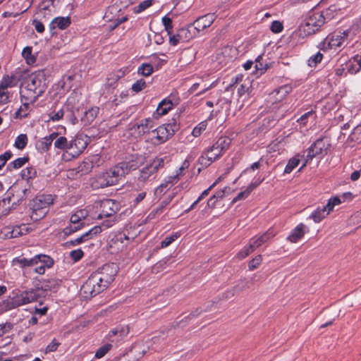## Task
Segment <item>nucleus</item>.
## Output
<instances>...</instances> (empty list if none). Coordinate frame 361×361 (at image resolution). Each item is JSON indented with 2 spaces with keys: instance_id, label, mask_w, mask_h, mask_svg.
Instances as JSON below:
<instances>
[{
  "instance_id": "obj_45",
  "label": "nucleus",
  "mask_w": 361,
  "mask_h": 361,
  "mask_svg": "<svg viewBox=\"0 0 361 361\" xmlns=\"http://www.w3.org/2000/svg\"><path fill=\"white\" fill-rule=\"evenodd\" d=\"M262 59V56H258L255 59V68L257 71V74H262L267 70V65H264L261 60Z\"/></svg>"
},
{
  "instance_id": "obj_3",
  "label": "nucleus",
  "mask_w": 361,
  "mask_h": 361,
  "mask_svg": "<svg viewBox=\"0 0 361 361\" xmlns=\"http://www.w3.org/2000/svg\"><path fill=\"white\" fill-rule=\"evenodd\" d=\"M54 202L51 195H42L37 196L31 203L32 212L30 218L36 221L42 219L49 210V207Z\"/></svg>"
},
{
  "instance_id": "obj_12",
  "label": "nucleus",
  "mask_w": 361,
  "mask_h": 361,
  "mask_svg": "<svg viewBox=\"0 0 361 361\" xmlns=\"http://www.w3.org/2000/svg\"><path fill=\"white\" fill-rule=\"evenodd\" d=\"M88 137L83 134L78 135L70 141L69 152L73 157H77L87 147Z\"/></svg>"
},
{
  "instance_id": "obj_25",
  "label": "nucleus",
  "mask_w": 361,
  "mask_h": 361,
  "mask_svg": "<svg viewBox=\"0 0 361 361\" xmlns=\"http://www.w3.org/2000/svg\"><path fill=\"white\" fill-rule=\"evenodd\" d=\"M329 214V212H328V209L326 207V206H324L322 208L318 207L315 211H314L310 215V218L315 223H319Z\"/></svg>"
},
{
  "instance_id": "obj_11",
  "label": "nucleus",
  "mask_w": 361,
  "mask_h": 361,
  "mask_svg": "<svg viewBox=\"0 0 361 361\" xmlns=\"http://www.w3.org/2000/svg\"><path fill=\"white\" fill-rule=\"evenodd\" d=\"M324 23V13H314L306 19L304 30L308 34L314 33Z\"/></svg>"
},
{
  "instance_id": "obj_32",
  "label": "nucleus",
  "mask_w": 361,
  "mask_h": 361,
  "mask_svg": "<svg viewBox=\"0 0 361 361\" xmlns=\"http://www.w3.org/2000/svg\"><path fill=\"white\" fill-rule=\"evenodd\" d=\"M215 159L207 152H205L198 159L199 164L202 167H207L212 164Z\"/></svg>"
},
{
  "instance_id": "obj_38",
  "label": "nucleus",
  "mask_w": 361,
  "mask_h": 361,
  "mask_svg": "<svg viewBox=\"0 0 361 361\" xmlns=\"http://www.w3.org/2000/svg\"><path fill=\"white\" fill-rule=\"evenodd\" d=\"M111 241L117 244L120 243L121 244H123L122 247L126 246L130 241V238L128 235H126L124 233H118L114 235V237L111 239Z\"/></svg>"
},
{
  "instance_id": "obj_18",
  "label": "nucleus",
  "mask_w": 361,
  "mask_h": 361,
  "mask_svg": "<svg viewBox=\"0 0 361 361\" xmlns=\"http://www.w3.org/2000/svg\"><path fill=\"white\" fill-rule=\"evenodd\" d=\"M14 195L11 192H8L5 195V197L2 200L0 201V215H7L13 204H16L15 202L11 204L12 199H14Z\"/></svg>"
},
{
  "instance_id": "obj_2",
  "label": "nucleus",
  "mask_w": 361,
  "mask_h": 361,
  "mask_svg": "<svg viewBox=\"0 0 361 361\" xmlns=\"http://www.w3.org/2000/svg\"><path fill=\"white\" fill-rule=\"evenodd\" d=\"M331 147L330 140L328 137H324L317 139L309 148H307L303 154L304 163L300 169L302 170L307 164L312 161L313 158L319 157H323L327 154Z\"/></svg>"
},
{
  "instance_id": "obj_63",
  "label": "nucleus",
  "mask_w": 361,
  "mask_h": 361,
  "mask_svg": "<svg viewBox=\"0 0 361 361\" xmlns=\"http://www.w3.org/2000/svg\"><path fill=\"white\" fill-rule=\"evenodd\" d=\"M312 117L314 118V112L312 111H308L300 116V118L297 120V121L303 126H305L307 123V120L310 118Z\"/></svg>"
},
{
  "instance_id": "obj_36",
  "label": "nucleus",
  "mask_w": 361,
  "mask_h": 361,
  "mask_svg": "<svg viewBox=\"0 0 361 361\" xmlns=\"http://www.w3.org/2000/svg\"><path fill=\"white\" fill-rule=\"evenodd\" d=\"M87 214L85 209L77 211L74 214L71 216L70 221L72 224H80L82 219L85 218V214Z\"/></svg>"
},
{
  "instance_id": "obj_58",
  "label": "nucleus",
  "mask_w": 361,
  "mask_h": 361,
  "mask_svg": "<svg viewBox=\"0 0 361 361\" xmlns=\"http://www.w3.org/2000/svg\"><path fill=\"white\" fill-rule=\"evenodd\" d=\"M340 203H341V200L337 197L330 199L326 205V207L328 209V212H330L331 211H332L334 207L336 205H338Z\"/></svg>"
},
{
  "instance_id": "obj_35",
  "label": "nucleus",
  "mask_w": 361,
  "mask_h": 361,
  "mask_svg": "<svg viewBox=\"0 0 361 361\" xmlns=\"http://www.w3.org/2000/svg\"><path fill=\"white\" fill-rule=\"evenodd\" d=\"M27 161H28V157H24L18 158L8 165V169L10 170L20 169Z\"/></svg>"
},
{
  "instance_id": "obj_16",
  "label": "nucleus",
  "mask_w": 361,
  "mask_h": 361,
  "mask_svg": "<svg viewBox=\"0 0 361 361\" xmlns=\"http://www.w3.org/2000/svg\"><path fill=\"white\" fill-rule=\"evenodd\" d=\"M102 231V228L101 226H95L89 230L87 232L82 234L80 237L75 238V240H72L68 241L66 243L67 245H70L72 246H75L82 243L87 241V240L93 238L97 234L100 233Z\"/></svg>"
},
{
  "instance_id": "obj_60",
  "label": "nucleus",
  "mask_w": 361,
  "mask_h": 361,
  "mask_svg": "<svg viewBox=\"0 0 361 361\" xmlns=\"http://www.w3.org/2000/svg\"><path fill=\"white\" fill-rule=\"evenodd\" d=\"M162 23L165 27V30L167 31L168 34L170 35L172 30V20L169 17L164 16L162 18Z\"/></svg>"
},
{
  "instance_id": "obj_37",
  "label": "nucleus",
  "mask_w": 361,
  "mask_h": 361,
  "mask_svg": "<svg viewBox=\"0 0 361 361\" xmlns=\"http://www.w3.org/2000/svg\"><path fill=\"white\" fill-rule=\"evenodd\" d=\"M153 66L149 63H142L137 69V73L145 77L149 76L153 73Z\"/></svg>"
},
{
  "instance_id": "obj_19",
  "label": "nucleus",
  "mask_w": 361,
  "mask_h": 361,
  "mask_svg": "<svg viewBox=\"0 0 361 361\" xmlns=\"http://www.w3.org/2000/svg\"><path fill=\"white\" fill-rule=\"evenodd\" d=\"M275 235V233L269 230L266 233H263L260 236H255L252 238L250 242L252 244V246L255 248V250L259 246H261L262 244L266 243L267 240H269L270 238L274 237Z\"/></svg>"
},
{
  "instance_id": "obj_8",
  "label": "nucleus",
  "mask_w": 361,
  "mask_h": 361,
  "mask_svg": "<svg viewBox=\"0 0 361 361\" xmlns=\"http://www.w3.org/2000/svg\"><path fill=\"white\" fill-rule=\"evenodd\" d=\"M105 289L106 287L92 274L82 286L80 291L82 296L87 298L94 297Z\"/></svg>"
},
{
  "instance_id": "obj_29",
  "label": "nucleus",
  "mask_w": 361,
  "mask_h": 361,
  "mask_svg": "<svg viewBox=\"0 0 361 361\" xmlns=\"http://www.w3.org/2000/svg\"><path fill=\"white\" fill-rule=\"evenodd\" d=\"M91 185L94 189L104 188L108 187L107 182L105 180V178L103 177L102 173L97 176L92 180Z\"/></svg>"
},
{
  "instance_id": "obj_48",
  "label": "nucleus",
  "mask_w": 361,
  "mask_h": 361,
  "mask_svg": "<svg viewBox=\"0 0 361 361\" xmlns=\"http://www.w3.org/2000/svg\"><path fill=\"white\" fill-rule=\"evenodd\" d=\"M37 171L32 167L27 168L22 171L21 175L23 179H30L36 176Z\"/></svg>"
},
{
  "instance_id": "obj_20",
  "label": "nucleus",
  "mask_w": 361,
  "mask_h": 361,
  "mask_svg": "<svg viewBox=\"0 0 361 361\" xmlns=\"http://www.w3.org/2000/svg\"><path fill=\"white\" fill-rule=\"evenodd\" d=\"M109 171L112 178H114V180L116 183H117L119 180H121L127 174L126 168H123L122 163H119L118 164L114 166L110 169Z\"/></svg>"
},
{
  "instance_id": "obj_30",
  "label": "nucleus",
  "mask_w": 361,
  "mask_h": 361,
  "mask_svg": "<svg viewBox=\"0 0 361 361\" xmlns=\"http://www.w3.org/2000/svg\"><path fill=\"white\" fill-rule=\"evenodd\" d=\"M70 141H68L67 138L61 136L58 137L54 142V147L57 149L69 151Z\"/></svg>"
},
{
  "instance_id": "obj_27",
  "label": "nucleus",
  "mask_w": 361,
  "mask_h": 361,
  "mask_svg": "<svg viewBox=\"0 0 361 361\" xmlns=\"http://www.w3.org/2000/svg\"><path fill=\"white\" fill-rule=\"evenodd\" d=\"M142 159V157H137L135 159H133L129 161L121 162L123 168H126V173L128 174L131 171L137 169Z\"/></svg>"
},
{
  "instance_id": "obj_46",
  "label": "nucleus",
  "mask_w": 361,
  "mask_h": 361,
  "mask_svg": "<svg viewBox=\"0 0 361 361\" xmlns=\"http://www.w3.org/2000/svg\"><path fill=\"white\" fill-rule=\"evenodd\" d=\"M112 345L107 343L100 347L95 353V357L102 358L103 357L111 348Z\"/></svg>"
},
{
  "instance_id": "obj_24",
  "label": "nucleus",
  "mask_w": 361,
  "mask_h": 361,
  "mask_svg": "<svg viewBox=\"0 0 361 361\" xmlns=\"http://www.w3.org/2000/svg\"><path fill=\"white\" fill-rule=\"evenodd\" d=\"M173 103L171 99H164L158 105L156 114L159 116L166 114L173 108Z\"/></svg>"
},
{
  "instance_id": "obj_28",
  "label": "nucleus",
  "mask_w": 361,
  "mask_h": 361,
  "mask_svg": "<svg viewBox=\"0 0 361 361\" xmlns=\"http://www.w3.org/2000/svg\"><path fill=\"white\" fill-rule=\"evenodd\" d=\"M29 231V228L25 224H22L20 226H16L13 228L11 231L10 238H17L20 235L27 234Z\"/></svg>"
},
{
  "instance_id": "obj_40",
  "label": "nucleus",
  "mask_w": 361,
  "mask_h": 361,
  "mask_svg": "<svg viewBox=\"0 0 361 361\" xmlns=\"http://www.w3.org/2000/svg\"><path fill=\"white\" fill-rule=\"evenodd\" d=\"M152 0H145L135 6L133 10L134 13H140L152 5Z\"/></svg>"
},
{
  "instance_id": "obj_9",
  "label": "nucleus",
  "mask_w": 361,
  "mask_h": 361,
  "mask_svg": "<svg viewBox=\"0 0 361 361\" xmlns=\"http://www.w3.org/2000/svg\"><path fill=\"white\" fill-rule=\"evenodd\" d=\"M154 121L151 118H146L138 121L129 128V133L135 138H140L146 133H151L154 128Z\"/></svg>"
},
{
  "instance_id": "obj_26",
  "label": "nucleus",
  "mask_w": 361,
  "mask_h": 361,
  "mask_svg": "<svg viewBox=\"0 0 361 361\" xmlns=\"http://www.w3.org/2000/svg\"><path fill=\"white\" fill-rule=\"evenodd\" d=\"M99 111V109L98 107H92L85 112L84 116L82 118V121L85 124H90L95 119Z\"/></svg>"
},
{
  "instance_id": "obj_57",
  "label": "nucleus",
  "mask_w": 361,
  "mask_h": 361,
  "mask_svg": "<svg viewBox=\"0 0 361 361\" xmlns=\"http://www.w3.org/2000/svg\"><path fill=\"white\" fill-rule=\"evenodd\" d=\"M270 29L274 33H279L283 30V26L280 21L274 20L272 22Z\"/></svg>"
},
{
  "instance_id": "obj_52",
  "label": "nucleus",
  "mask_w": 361,
  "mask_h": 361,
  "mask_svg": "<svg viewBox=\"0 0 361 361\" xmlns=\"http://www.w3.org/2000/svg\"><path fill=\"white\" fill-rule=\"evenodd\" d=\"M262 257L260 255L256 256L252 260L249 262L248 267L250 270H254L257 269L261 264Z\"/></svg>"
},
{
  "instance_id": "obj_62",
  "label": "nucleus",
  "mask_w": 361,
  "mask_h": 361,
  "mask_svg": "<svg viewBox=\"0 0 361 361\" xmlns=\"http://www.w3.org/2000/svg\"><path fill=\"white\" fill-rule=\"evenodd\" d=\"M250 288V281H242L240 283L236 285L234 287V289L236 292H242L246 288Z\"/></svg>"
},
{
  "instance_id": "obj_42",
  "label": "nucleus",
  "mask_w": 361,
  "mask_h": 361,
  "mask_svg": "<svg viewBox=\"0 0 361 361\" xmlns=\"http://www.w3.org/2000/svg\"><path fill=\"white\" fill-rule=\"evenodd\" d=\"M14 78L13 77L6 76L4 77L1 81L0 82V88L4 90H7V88L9 87H13L15 85L13 84Z\"/></svg>"
},
{
  "instance_id": "obj_53",
  "label": "nucleus",
  "mask_w": 361,
  "mask_h": 361,
  "mask_svg": "<svg viewBox=\"0 0 361 361\" xmlns=\"http://www.w3.org/2000/svg\"><path fill=\"white\" fill-rule=\"evenodd\" d=\"M13 327V324L11 322H6L0 324V337L4 334L9 333Z\"/></svg>"
},
{
  "instance_id": "obj_51",
  "label": "nucleus",
  "mask_w": 361,
  "mask_h": 361,
  "mask_svg": "<svg viewBox=\"0 0 361 361\" xmlns=\"http://www.w3.org/2000/svg\"><path fill=\"white\" fill-rule=\"evenodd\" d=\"M180 235L178 233L173 234L170 236H167L165 238L164 240H163L161 243V247H166L169 245H170L175 240H176Z\"/></svg>"
},
{
  "instance_id": "obj_22",
  "label": "nucleus",
  "mask_w": 361,
  "mask_h": 361,
  "mask_svg": "<svg viewBox=\"0 0 361 361\" xmlns=\"http://www.w3.org/2000/svg\"><path fill=\"white\" fill-rule=\"evenodd\" d=\"M194 29L193 25H190L185 28H181L178 31V37L182 39L183 42L188 41L193 38L197 33Z\"/></svg>"
},
{
  "instance_id": "obj_15",
  "label": "nucleus",
  "mask_w": 361,
  "mask_h": 361,
  "mask_svg": "<svg viewBox=\"0 0 361 361\" xmlns=\"http://www.w3.org/2000/svg\"><path fill=\"white\" fill-rule=\"evenodd\" d=\"M216 19L214 13H207L198 18L194 23V29L198 33L200 31L204 30L211 26Z\"/></svg>"
},
{
  "instance_id": "obj_31",
  "label": "nucleus",
  "mask_w": 361,
  "mask_h": 361,
  "mask_svg": "<svg viewBox=\"0 0 361 361\" xmlns=\"http://www.w3.org/2000/svg\"><path fill=\"white\" fill-rule=\"evenodd\" d=\"M231 190L230 188L225 187L224 189L217 191L208 201V205H212V207L214 205L215 200L221 199L225 196L226 192H228Z\"/></svg>"
},
{
  "instance_id": "obj_14",
  "label": "nucleus",
  "mask_w": 361,
  "mask_h": 361,
  "mask_svg": "<svg viewBox=\"0 0 361 361\" xmlns=\"http://www.w3.org/2000/svg\"><path fill=\"white\" fill-rule=\"evenodd\" d=\"M350 33L348 30L343 32H337L329 35L326 38L328 45L331 49H336L341 47L347 40V37Z\"/></svg>"
},
{
  "instance_id": "obj_41",
  "label": "nucleus",
  "mask_w": 361,
  "mask_h": 361,
  "mask_svg": "<svg viewBox=\"0 0 361 361\" xmlns=\"http://www.w3.org/2000/svg\"><path fill=\"white\" fill-rule=\"evenodd\" d=\"M27 143V135L25 134H20L16 137L14 145L17 149H23L25 147Z\"/></svg>"
},
{
  "instance_id": "obj_61",
  "label": "nucleus",
  "mask_w": 361,
  "mask_h": 361,
  "mask_svg": "<svg viewBox=\"0 0 361 361\" xmlns=\"http://www.w3.org/2000/svg\"><path fill=\"white\" fill-rule=\"evenodd\" d=\"M32 49L31 47H26L23 49L22 55L27 60H35V58L32 56Z\"/></svg>"
},
{
  "instance_id": "obj_21",
  "label": "nucleus",
  "mask_w": 361,
  "mask_h": 361,
  "mask_svg": "<svg viewBox=\"0 0 361 361\" xmlns=\"http://www.w3.org/2000/svg\"><path fill=\"white\" fill-rule=\"evenodd\" d=\"M71 24V19L69 17H56L52 20L49 25L51 30L59 27L61 30L66 29Z\"/></svg>"
},
{
  "instance_id": "obj_23",
  "label": "nucleus",
  "mask_w": 361,
  "mask_h": 361,
  "mask_svg": "<svg viewBox=\"0 0 361 361\" xmlns=\"http://www.w3.org/2000/svg\"><path fill=\"white\" fill-rule=\"evenodd\" d=\"M305 225L303 224H298L288 236L287 239L291 243H296L301 239L305 235Z\"/></svg>"
},
{
  "instance_id": "obj_59",
  "label": "nucleus",
  "mask_w": 361,
  "mask_h": 361,
  "mask_svg": "<svg viewBox=\"0 0 361 361\" xmlns=\"http://www.w3.org/2000/svg\"><path fill=\"white\" fill-rule=\"evenodd\" d=\"M59 345L60 343L56 339H53V341L47 346L45 353L55 352Z\"/></svg>"
},
{
  "instance_id": "obj_17",
  "label": "nucleus",
  "mask_w": 361,
  "mask_h": 361,
  "mask_svg": "<svg viewBox=\"0 0 361 361\" xmlns=\"http://www.w3.org/2000/svg\"><path fill=\"white\" fill-rule=\"evenodd\" d=\"M292 90L289 85H283L279 89L273 91L270 94V100L273 103H276L282 101Z\"/></svg>"
},
{
  "instance_id": "obj_6",
  "label": "nucleus",
  "mask_w": 361,
  "mask_h": 361,
  "mask_svg": "<svg viewBox=\"0 0 361 361\" xmlns=\"http://www.w3.org/2000/svg\"><path fill=\"white\" fill-rule=\"evenodd\" d=\"M117 272V266L114 263H109L103 265L102 267L92 274L106 288L114 280Z\"/></svg>"
},
{
  "instance_id": "obj_44",
  "label": "nucleus",
  "mask_w": 361,
  "mask_h": 361,
  "mask_svg": "<svg viewBox=\"0 0 361 361\" xmlns=\"http://www.w3.org/2000/svg\"><path fill=\"white\" fill-rule=\"evenodd\" d=\"M207 126V123L206 121H202L197 126H195L193 128L192 131V135L195 137H199L202 134V133L204 130H205Z\"/></svg>"
},
{
  "instance_id": "obj_10",
  "label": "nucleus",
  "mask_w": 361,
  "mask_h": 361,
  "mask_svg": "<svg viewBox=\"0 0 361 361\" xmlns=\"http://www.w3.org/2000/svg\"><path fill=\"white\" fill-rule=\"evenodd\" d=\"M44 298V291L42 289H30L22 292L20 294L17 295L15 298V305L16 306H20L26 305L35 301H37L39 299Z\"/></svg>"
},
{
  "instance_id": "obj_64",
  "label": "nucleus",
  "mask_w": 361,
  "mask_h": 361,
  "mask_svg": "<svg viewBox=\"0 0 361 361\" xmlns=\"http://www.w3.org/2000/svg\"><path fill=\"white\" fill-rule=\"evenodd\" d=\"M51 141L48 140L47 137H45L42 140L39 142V147L44 151H48L51 145Z\"/></svg>"
},
{
  "instance_id": "obj_4",
  "label": "nucleus",
  "mask_w": 361,
  "mask_h": 361,
  "mask_svg": "<svg viewBox=\"0 0 361 361\" xmlns=\"http://www.w3.org/2000/svg\"><path fill=\"white\" fill-rule=\"evenodd\" d=\"M165 159L166 157H156L150 164L144 166L140 171L137 180L145 183L155 178L158 170L164 166Z\"/></svg>"
},
{
  "instance_id": "obj_13",
  "label": "nucleus",
  "mask_w": 361,
  "mask_h": 361,
  "mask_svg": "<svg viewBox=\"0 0 361 361\" xmlns=\"http://www.w3.org/2000/svg\"><path fill=\"white\" fill-rule=\"evenodd\" d=\"M101 212L98 215V219L104 217H111L118 210V204L111 199H106L100 202Z\"/></svg>"
},
{
  "instance_id": "obj_55",
  "label": "nucleus",
  "mask_w": 361,
  "mask_h": 361,
  "mask_svg": "<svg viewBox=\"0 0 361 361\" xmlns=\"http://www.w3.org/2000/svg\"><path fill=\"white\" fill-rule=\"evenodd\" d=\"M84 255V252L81 249L72 250L70 252V257L74 262L80 260Z\"/></svg>"
},
{
  "instance_id": "obj_7",
  "label": "nucleus",
  "mask_w": 361,
  "mask_h": 361,
  "mask_svg": "<svg viewBox=\"0 0 361 361\" xmlns=\"http://www.w3.org/2000/svg\"><path fill=\"white\" fill-rule=\"evenodd\" d=\"M177 128V126L175 123L173 126L171 123L166 126H160L151 131V140L155 145L162 144L173 135Z\"/></svg>"
},
{
  "instance_id": "obj_1",
  "label": "nucleus",
  "mask_w": 361,
  "mask_h": 361,
  "mask_svg": "<svg viewBox=\"0 0 361 361\" xmlns=\"http://www.w3.org/2000/svg\"><path fill=\"white\" fill-rule=\"evenodd\" d=\"M45 81L46 79L42 73H33L25 79L20 92L21 99L25 100V107L34 103L44 92Z\"/></svg>"
},
{
  "instance_id": "obj_5",
  "label": "nucleus",
  "mask_w": 361,
  "mask_h": 361,
  "mask_svg": "<svg viewBox=\"0 0 361 361\" xmlns=\"http://www.w3.org/2000/svg\"><path fill=\"white\" fill-rule=\"evenodd\" d=\"M39 263H44L46 266L53 267L54 261L51 257L44 254L36 255L30 259L19 257L13 260V265H19L21 268L37 266Z\"/></svg>"
},
{
  "instance_id": "obj_47",
  "label": "nucleus",
  "mask_w": 361,
  "mask_h": 361,
  "mask_svg": "<svg viewBox=\"0 0 361 361\" xmlns=\"http://www.w3.org/2000/svg\"><path fill=\"white\" fill-rule=\"evenodd\" d=\"M255 248L252 246V244L250 243L249 245L244 247L237 255L239 259H244L250 253L254 252Z\"/></svg>"
},
{
  "instance_id": "obj_49",
  "label": "nucleus",
  "mask_w": 361,
  "mask_h": 361,
  "mask_svg": "<svg viewBox=\"0 0 361 361\" xmlns=\"http://www.w3.org/2000/svg\"><path fill=\"white\" fill-rule=\"evenodd\" d=\"M211 156L216 160L219 159L221 155L223 152L220 150L219 147H216L215 143L207 151Z\"/></svg>"
},
{
  "instance_id": "obj_54",
  "label": "nucleus",
  "mask_w": 361,
  "mask_h": 361,
  "mask_svg": "<svg viewBox=\"0 0 361 361\" xmlns=\"http://www.w3.org/2000/svg\"><path fill=\"white\" fill-rule=\"evenodd\" d=\"M82 223L80 224H78L70 225L69 226H67L63 229V232L66 235H70L80 229L82 227Z\"/></svg>"
},
{
  "instance_id": "obj_34",
  "label": "nucleus",
  "mask_w": 361,
  "mask_h": 361,
  "mask_svg": "<svg viewBox=\"0 0 361 361\" xmlns=\"http://www.w3.org/2000/svg\"><path fill=\"white\" fill-rule=\"evenodd\" d=\"M300 160L298 156H295V157L291 158L288 161V162L284 169V173H291L293 171V170L298 166V164H300Z\"/></svg>"
},
{
  "instance_id": "obj_56",
  "label": "nucleus",
  "mask_w": 361,
  "mask_h": 361,
  "mask_svg": "<svg viewBox=\"0 0 361 361\" xmlns=\"http://www.w3.org/2000/svg\"><path fill=\"white\" fill-rule=\"evenodd\" d=\"M145 87H146V82L143 79L137 80L132 85V90L135 92H138L142 90Z\"/></svg>"
},
{
  "instance_id": "obj_50",
  "label": "nucleus",
  "mask_w": 361,
  "mask_h": 361,
  "mask_svg": "<svg viewBox=\"0 0 361 361\" xmlns=\"http://www.w3.org/2000/svg\"><path fill=\"white\" fill-rule=\"evenodd\" d=\"M250 81H245L238 89V94L239 97L243 96L245 93H250Z\"/></svg>"
},
{
  "instance_id": "obj_33",
  "label": "nucleus",
  "mask_w": 361,
  "mask_h": 361,
  "mask_svg": "<svg viewBox=\"0 0 361 361\" xmlns=\"http://www.w3.org/2000/svg\"><path fill=\"white\" fill-rule=\"evenodd\" d=\"M231 142V140L228 137H221L215 142V145L224 152L228 148Z\"/></svg>"
},
{
  "instance_id": "obj_43",
  "label": "nucleus",
  "mask_w": 361,
  "mask_h": 361,
  "mask_svg": "<svg viewBox=\"0 0 361 361\" xmlns=\"http://www.w3.org/2000/svg\"><path fill=\"white\" fill-rule=\"evenodd\" d=\"M323 59V54L318 51L316 54L312 56L308 59V66L314 67L317 63H320Z\"/></svg>"
},
{
  "instance_id": "obj_39",
  "label": "nucleus",
  "mask_w": 361,
  "mask_h": 361,
  "mask_svg": "<svg viewBox=\"0 0 361 361\" xmlns=\"http://www.w3.org/2000/svg\"><path fill=\"white\" fill-rule=\"evenodd\" d=\"M349 138L351 141L357 143L361 142V123L353 128Z\"/></svg>"
}]
</instances>
